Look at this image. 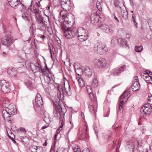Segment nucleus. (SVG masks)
<instances>
[{
    "mask_svg": "<svg viewBox=\"0 0 152 152\" xmlns=\"http://www.w3.org/2000/svg\"><path fill=\"white\" fill-rule=\"evenodd\" d=\"M60 15L63 20L62 26H63V25L64 27L65 26V27L63 28L64 29H65V28L68 26V25L72 26L74 22V16L72 14H68L67 15L65 12L61 11L60 12Z\"/></svg>",
    "mask_w": 152,
    "mask_h": 152,
    "instance_id": "f257e3e1",
    "label": "nucleus"
},
{
    "mask_svg": "<svg viewBox=\"0 0 152 152\" xmlns=\"http://www.w3.org/2000/svg\"><path fill=\"white\" fill-rule=\"evenodd\" d=\"M77 34L79 40L81 42L86 40L88 37V31L83 27H80L77 29Z\"/></svg>",
    "mask_w": 152,
    "mask_h": 152,
    "instance_id": "f03ea898",
    "label": "nucleus"
},
{
    "mask_svg": "<svg viewBox=\"0 0 152 152\" xmlns=\"http://www.w3.org/2000/svg\"><path fill=\"white\" fill-rule=\"evenodd\" d=\"M107 50V48L104 45L99 42H97L94 46L95 52L100 55L105 54Z\"/></svg>",
    "mask_w": 152,
    "mask_h": 152,
    "instance_id": "7ed1b4c3",
    "label": "nucleus"
},
{
    "mask_svg": "<svg viewBox=\"0 0 152 152\" xmlns=\"http://www.w3.org/2000/svg\"><path fill=\"white\" fill-rule=\"evenodd\" d=\"M99 28L107 33H113L114 30V26L111 24L108 25L103 24L99 26Z\"/></svg>",
    "mask_w": 152,
    "mask_h": 152,
    "instance_id": "20e7f679",
    "label": "nucleus"
},
{
    "mask_svg": "<svg viewBox=\"0 0 152 152\" xmlns=\"http://www.w3.org/2000/svg\"><path fill=\"white\" fill-rule=\"evenodd\" d=\"M141 77L147 83H152V72L148 70H146L141 74Z\"/></svg>",
    "mask_w": 152,
    "mask_h": 152,
    "instance_id": "39448f33",
    "label": "nucleus"
},
{
    "mask_svg": "<svg viewBox=\"0 0 152 152\" xmlns=\"http://www.w3.org/2000/svg\"><path fill=\"white\" fill-rule=\"evenodd\" d=\"M26 64L27 68L30 69L34 73L39 71L40 69L41 66L39 63H36L35 64H34L30 63L28 64L27 62H26Z\"/></svg>",
    "mask_w": 152,
    "mask_h": 152,
    "instance_id": "423d86ee",
    "label": "nucleus"
},
{
    "mask_svg": "<svg viewBox=\"0 0 152 152\" xmlns=\"http://www.w3.org/2000/svg\"><path fill=\"white\" fill-rule=\"evenodd\" d=\"M10 83L8 81L4 80L0 81L1 89L3 92L7 93L10 92Z\"/></svg>",
    "mask_w": 152,
    "mask_h": 152,
    "instance_id": "0eeeda50",
    "label": "nucleus"
},
{
    "mask_svg": "<svg viewBox=\"0 0 152 152\" xmlns=\"http://www.w3.org/2000/svg\"><path fill=\"white\" fill-rule=\"evenodd\" d=\"M57 88L58 90V94L59 93L61 96L63 94L64 91L66 93H68L70 91V86L68 83L66 86L64 83V87L61 84L57 86Z\"/></svg>",
    "mask_w": 152,
    "mask_h": 152,
    "instance_id": "6e6552de",
    "label": "nucleus"
},
{
    "mask_svg": "<svg viewBox=\"0 0 152 152\" xmlns=\"http://www.w3.org/2000/svg\"><path fill=\"white\" fill-rule=\"evenodd\" d=\"M61 6L64 12L70 10L72 7L70 1V0H61Z\"/></svg>",
    "mask_w": 152,
    "mask_h": 152,
    "instance_id": "1a4fd4ad",
    "label": "nucleus"
},
{
    "mask_svg": "<svg viewBox=\"0 0 152 152\" xmlns=\"http://www.w3.org/2000/svg\"><path fill=\"white\" fill-rule=\"evenodd\" d=\"M54 116L57 119H59L61 117V115L62 114V108L58 104L54 107L53 111Z\"/></svg>",
    "mask_w": 152,
    "mask_h": 152,
    "instance_id": "9d476101",
    "label": "nucleus"
},
{
    "mask_svg": "<svg viewBox=\"0 0 152 152\" xmlns=\"http://www.w3.org/2000/svg\"><path fill=\"white\" fill-rule=\"evenodd\" d=\"M94 63L96 66L98 68H103L106 65V61L104 58L95 59L94 61Z\"/></svg>",
    "mask_w": 152,
    "mask_h": 152,
    "instance_id": "9b49d317",
    "label": "nucleus"
},
{
    "mask_svg": "<svg viewBox=\"0 0 152 152\" xmlns=\"http://www.w3.org/2000/svg\"><path fill=\"white\" fill-rule=\"evenodd\" d=\"M152 111V105L145 104L141 109L140 112L146 115L150 114Z\"/></svg>",
    "mask_w": 152,
    "mask_h": 152,
    "instance_id": "f8f14e48",
    "label": "nucleus"
},
{
    "mask_svg": "<svg viewBox=\"0 0 152 152\" xmlns=\"http://www.w3.org/2000/svg\"><path fill=\"white\" fill-rule=\"evenodd\" d=\"M133 82V84L132 86V90L134 91H137L140 88V85L137 77L135 76L134 77Z\"/></svg>",
    "mask_w": 152,
    "mask_h": 152,
    "instance_id": "ddd939ff",
    "label": "nucleus"
},
{
    "mask_svg": "<svg viewBox=\"0 0 152 152\" xmlns=\"http://www.w3.org/2000/svg\"><path fill=\"white\" fill-rule=\"evenodd\" d=\"M101 18L100 15H98L96 13H93L91 14V22L94 25H96L99 21H100V19Z\"/></svg>",
    "mask_w": 152,
    "mask_h": 152,
    "instance_id": "4468645a",
    "label": "nucleus"
},
{
    "mask_svg": "<svg viewBox=\"0 0 152 152\" xmlns=\"http://www.w3.org/2000/svg\"><path fill=\"white\" fill-rule=\"evenodd\" d=\"M6 109L8 113L12 115H14L17 113V110L15 106L14 105H9Z\"/></svg>",
    "mask_w": 152,
    "mask_h": 152,
    "instance_id": "2eb2a0df",
    "label": "nucleus"
},
{
    "mask_svg": "<svg viewBox=\"0 0 152 152\" xmlns=\"http://www.w3.org/2000/svg\"><path fill=\"white\" fill-rule=\"evenodd\" d=\"M126 68V66L123 65L118 69L113 70L111 72V75L113 76L118 75L122 72L124 71Z\"/></svg>",
    "mask_w": 152,
    "mask_h": 152,
    "instance_id": "dca6fc26",
    "label": "nucleus"
},
{
    "mask_svg": "<svg viewBox=\"0 0 152 152\" xmlns=\"http://www.w3.org/2000/svg\"><path fill=\"white\" fill-rule=\"evenodd\" d=\"M137 142L135 140H131L128 141L126 143V148H129L130 150H132V151L133 152L134 149Z\"/></svg>",
    "mask_w": 152,
    "mask_h": 152,
    "instance_id": "f3484780",
    "label": "nucleus"
},
{
    "mask_svg": "<svg viewBox=\"0 0 152 152\" xmlns=\"http://www.w3.org/2000/svg\"><path fill=\"white\" fill-rule=\"evenodd\" d=\"M64 35L67 39H71L75 35V33L73 30H68L65 31Z\"/></svg>",
    "mask_w": 152,
    "mask_h": 152,
    "instance_id": "a211bd4d",
    "label": "nucleus"
},
{
    "mask_svg": "<svg viewBox=\"0 0 152 152\" xmlns=\"http://www.w3.org/2000/svg\"><path fill=\"white\" fill-rule=\"evenodd\" d=\"M2 42L3 45L6 46L10 45L12 43V40L10 37H7L3 38Z\"/></svg>",
    "mask_w": 152,
    "mask_h": 152,
    "instance_id": "6ab92c4d",
    "label": "nucleus"
},
{
    "mask_svg": "<svg viewBox=\"0 0 152 152\" xmlns=\"http://www.w3.org/2000/svg\"><path fill=\"white\" fill-rule=\"evenodd\" d=\"M7 72L12 77L16 76L17 74L16 69L12 67H10L8 69Z\"/></svg>",
    "mask_w": 152,
    "mask_h": 152,
    "instance_id": "aec40b11",
    "label": "nucleus"
},
{
    "mask_svg": "<svg viewBox=\"0 0 152 152\" xmlns=\"http://www.w3.org/2000/svg\"><path fill=\"white\" fill-rule=\"evenodd\" d=\"M83 70L86 75L88 77H91L92 74V70L88 66H85L83 69Z\"/></svg>",
    "mask_w": 152,
    "mask_h": 152,
    "instance_id": "412c9836",
    "label": "nucleus"
},
{
    "mask_svg": "<svg viewBox=\"0 0 152 152\" xmlns=\"http://www.w3.org/2000/svg\"><path fill=\"white\" fill-rule=\"evenodd\" d=\"M87 103L88 106V109L90 112L92 113H94L97 111L96 108L91 105L89 102H87Z\"/></svg>",
    "mask_w": 152,
    "mask_h": 152,
    "instance_id": "4be33fe9",
    "label": "nucleus"
},
{
    "mask_svg": "<svg viewBox=\"0 0 152 152\" xmlns=\"http://www.w3.org/2000/svg\"><path fill=\"white\" fill-rule=\"evenodd\" d=\"M11 7H15L18 4V0H7Z\"/></svg>",
    "mask_w": 152,
    "mask_h": 152,
    "instance_id": "5701e85b",
    "label": "nucleus"
},
{
    "mask_svg": "<svg viewBox=\"0 0 152 152\" xmlns=\"http://www.w3.org/2000/svg\"><path fill=\"white\" fill-rule=\"evenodd\" d=\"M118 42H120V44L122 47L126 48L128 47V45L125 40L121 39H120L118 40Z\"/></svg>",
    "mask_w": 152,
    "mask_h": 152,
    "instance_id": "b1692460",
    "label": "nucleus"
},
{
    "mask_svg": "<svg viewBox=\"0 0 152 152\" xmlns=\"http://www.w3.org/2000/svg\"><path fill=\"white\" fill-rule=\"evenodd\" d=\"M102 0H97L96 6L98 10L101 11L102 10V6L103 4Z\"/></svg>",
    "mask_w": 152,
    "mask_h": 152,
    "instance_id": "393cba45",
    "label": "nucleus"
},
{
    "mask_svg": "<svg viewBox=\"0 0 152 152\" xmlns=\"http://www.w3.org/2000/svg\"><path fill=\"white\" fill-rule=\"evenodd\" d=\"M121 15L123 18L125 20H127L128 18V13L126 10L121 11Z\"/></svg>",
    "mask_w": 152,
    "mask_h": 152,
    "instance_id": "a878e982",
    "label": "nucleus"
},
{
    "mask_svg": "<svg viewBox=\"0 0 152 152\" xmlns=\"http://www.w3.org/2000/svg\"><path fill=\"white\" fill-rule=\"evenodd\" d=\"M35 17L36 20L38 23L41 24L42 23H43L42 17L41 14L37 16L35 15Z\"/></svg>",
    "mask_w": 152,
    "mask_h": 152,
    "instance_id": "bb28decb",
    "label": "nucleus"
},
{
    "mask_svg": "<svg viewBox=\"0 0 152 152\" xmlns=\"http://www.w3.org/2000/svg\"><path fill=\"white\" fill-rule=\"evenodd\" d=\"M2 115L3 118L4 119L7 118L8 117H10V115L9 113L7 111L6 109L2 111Z\"/></svg>",
    "mask_w": 152,
    "mask_h": 152,
    "instance_id": "cd10ccee",
    "label": "nucleus"
},
{
    "mask_svg": "<svg viewBox=\"0 0 152 152\" xmlns=\"http://www.w3.org/2000/svg\"><path fill=\"white\" fill-rule=\"evenodd\" d=\"M118 34L121 36H124L126 34L125 29L124 28H119L118 29Z\"/></svg>",
    "mask_w": 152,
    "mask_h": 152,
    "instance_id": "c85d7f7f",
    "label": "nucleus"
},
{
    "mask_svg": "<svg viewBox=\"0 0 152 152\" xmlns=\"http://www.w3.org/2000/svg\"><path fill=\"white\" fill-rule=\"evenodd\" d=\"M77 80L78 81L79 85L80 87H83L85 85V82L82 78L80 77Z\"/></svg>",
    "mask_w": 152,
    "mask_h": 152,
    "instance_id": "c756f323",
    "label": "nucleus"
},
{
    "mask_svg": "<svg viewBox=\"0 0 152 152\" xmlns=\"http://www.w3.org/2000/svg\"><path fill=\"white\" fill-rule=\"evenodd\" d=\"M35 102L36 106L38 107H42L43 103L42 100H38L36 99V101Z\"/></svg>",
    "mask_w": 152,
    "mask_h": 152,
    "instance_id": "7c9ffc66",
    "label": "nucleus"
},
{
    "mask_svg": "<svg viewBox=\"0 0 152 152\" xmlns=\"http://www.w3.org/2000/svg\"><path fill=\"white\" fill-rule=\"evenodd\" d=\"M29 149L31 152H37L38 147L35 145H32L30 146Z\"/></svg>",
    "mask_w": 152,
    "mask_h": 152,
    "instance_id": "2f4dec72",
    "label": "nucleus"
},
{
    "mask_svg": "<svg viewBox=\"0 0 152 152\" xmlns=\"http://www.w3.org/2000/svg\"><path fill=\"white\" fill-rule=\"evenodd\" d=\"M33 10L34 11V12L35 15V16H37L40 15L39 11V10L38 7H34L33 8Z\"/></svg>",
    "mask_w": 152,
    "mask_h": 152,
    "instance_id": "473e14b6",
    "label": "nucleus"
},
{
    "mask_svg": "<svg viewBox=\"0 0 152 152\" xmlns=\"http://www.w3.org/2000/svg\"><path fill=\"white\" fill-rule=\"evenodd\" d=\"M61 121V126L59 127V129L57 130L56 134L55 135V136L56 138V137L57 136V134H59L60 132L62 129V127L63 126V124H62V123H63V121Z\"/></svg>",
    "mask_w": 152,
    "mask_h": 152,
    "instance_id": "72a5a7b5",
    "label": "nucleus"
},
{
    "mask_svg": "<svg viewBox=\"0 0 152 152\" xmlns=\"http://www.w3.org/2000/svg\"><path fill=\"white\" fill-rule=\"evenodd\" d=\"M18 132L20 134H25L26 132V131L25 128L21 127L18 129Z\"/></svg>",
    "mask_w": 152,
    "mask_h": 152,
    "instance_id": "f704fd0d",
    "label": "nucleus"
},
{
    "mask_svg": "<svg viewBox=\"0 0 152 152\" xmlns=\"http://www.w3.org/2000/svg\"><path fill=\"white\" fill-rule=\"evenodd\" d=\"M91 85L94 87H97L98 85V82L97 80L96 79H94L92 82Z\"/></svg>",
    "mask_w": 152,
    "mask_h": 152,
    "instance_id": "c9c22d12",
    "label": "nucleus"
},
{
    "mask_svg": "<svg viewBox=\"0 0 152 152\" xmlns=\"http://www.w3.org/2000/svg\"><path fill=\"white\" fill-rule=\"evenodd\" d=\"M143 48L142 46H136L135 48V51L137 52H141L143 50Z\"/></svg>",
    "mask_w": 152,
    "mask_h": 152,
    "instance_id": "e433bc0d",
    "label": "nucleus"
},
{
    "mask_svg": "<svg viewBox=\"0 0 152 152\" xmlns=\"http://www.w3.org/2000/svg\"><path fill=\"white\" fill-rule=\"evenodd\" d=\"M49 49L50 50V54H51V53H53V54H54V50H55V48L53 47V46L52 45H49Z\"/></svg>",
    "mask_w": 152,
    "mask_h": 152,
    "instance_id": "4c0bfd02",
    "label": "nucleus"
},
{
    "mask_svg": "<svg viewBox=\"0 0 152 152\" xmlns=\"http://www.w3.org/2000/svg\"><path fill=\"white\" fill-rule=\"evenodd\" d=\"M44 120L45 121L47 124H50L51 122L50 119L49 118V116L46 117L45 116Z\"/></svg>",
    "mask_w": 152,
    "mask_h": 152,
    "instance_id": "58836bf2",
    "label": "nucleus"
},
{
    "mask_svg": "<svg viewBox=\"0 0 152 152\" xmlns=\"http://www.w3.org/2000/svg\"><path fill=\"white\" fill-rule=\"evenodd\" d=\"M86 89L88 93L89 94L92 93V88L90 86L88 85L87 86H86Z\"/></svg>",
    "mask_w": 152,
    "mask_h": 152,
    "instance_id": "ea45409f",
    "label": "nucleus"
},
{
    "mask_svg": "<svg viewBox=\"0 0 152 152\" xmlns=\"http://www.w3.org/2000/svg\"><path fill=\"white\" fill-rule=\"evenodd\" d=\"M89 96L92 101H94L96 100V98L93 93H92L89 94Z\"/></svg>",
    "mask_w": 152,
    "mask_h": 152,
    "instance_id": "a19ab883",
    "label": "nucleus"
},
{
    "mask_svg": "<svg viewBox=\"0 0 152 152\" xmlns=\"http://www.w3.org/2000/svg\"><path fill=\"white\" fill-rule=\"evenodd\" d=\"M22 18L25 20H28V14L27 13H23L22 15Z\"/></svg>",
    "mask_w": 152,
    "mask_h": 152,
    "instance_id": "79ce46f5",
    "label": "nucleus"
},
{
    "mask_svg": "<svg viewBox=\"0 0 152 152\" xmlns=\"http://www.w3.org/2000/svg\"><path fill=\"white\" fill-rule=\"evenodd\" d=\"M83 70L81 68H80L79 69H75V71L77 75H80L82 73Z\"/></svg>",
    "mask_w": 152,
    "mask_h": 152,
    "instance_id": "37998d69",
    "label": "nucleus"
},
{
    "mask_svg": "<svg viewBox=\"0 0 152 152\" xmlns=\"http://www.w3.org/2000/svg\"><path fill=\"white\" fill-rule=\"evenodd\" d=\"M36 99H37L38 100H42L41 96L40 94L39 93L37 94L35 98V101H36Z\"/></svg>",
    "mask_w": 152,
    "mask_h": 152,
    "instance_id": "c03bdc74",
    "label": "nucleus"
},
{
    "mask_svg": "<svg viewBox=\"0 0 152 152\" xmlns=\"http://www.w3.org/2000/svg\"><path fill=\"white\" fill-rule=\"evenodd\" d=\"M148 102L147 104H150V105H152V96H148Z\"/></svg>",
    "mask_w": 152,
    "mask_h": 152,
    "instance_id": "a18cd8bd",
    "label": "nucleus"
},
{
    "mask_svg": "<svg viewBox=\"0 0 152 152\" xmlns=\"http://www.w3.org/2000/svg\"><path fill=\"white\" fill-rule=\"evenodd\" d=\"M128 94L127 93L126 91H125L124 93H123L120 97V99L121 100L122 99H123L125 97H126V96H127Z\"/></svg>",
    "mask_w": 152,
    "mask_h": 152,
    "instance_id": "49530a36",
    "label": "nucleus"
},
{
    "mask_svg": "<svg viewBox=\"0 0 152 152\" xmlns=\"http://www.w3.org/2000/svg\"><path fill=\"white\" fill-rule=\"evenodd\" d=\"M66 149L64 148L60 147L56 151V152H65Z\"/></svg>",
    "mask_w": 152,
    "mask_h": 152,
    "instance_id": "de8ad7c7",
    "label": "nucleus"
},
{
    "mask_svg": "<svg viewBox=\"0 0 152 152\" xmlns=\"http://www.w3.org/2000/svg\"><path fill=\"white\" fill-rule=\"evenodd\" d=\"M118 41L116 39H112L111 40V44L114 45H115L118 44Z\"/></svg>",
    "mask_w": 152,
    "mask_h": 152,
    "instance_id": "09e8293b",
    "label": "nucleus"
},
{
    "mask_svg": "<svg viewBox=\"0 0 152 152\" xmlns=\"http://www.w3.org/2000/svg\"><path fill=\"white\" fill-rule=\"evenodd\" d=\"M40 69H41V71L42 72L43 74H44V75H45L46 74V70H45V69H42L41 68H40Z\"/></svg>",
    "mask_w": 152,
    "mask_h": 152,
    "instance_id": "8fccbe9b",
    "label": "nucleus"
},
{
    "mask_svg": "<svg viewBox=\"0 0 152 152\" xmlns=\"http://www.w3.org/2000/svg\"><path fill=\"white\" fill-rule=\"evenodd\" d=\"M46 77L48 80V82H49L51 81V78L49 75H47Z\"/></svg>",
    "mask_w": 152,
    "mask_h": 152,
    "instance_id": "3c124183",
    "label": "nucleus"
},
{
    "mask_svg": "<svg viewBox=\"0 0 152 152\" xmlns=\"http://www.w3.org/2000/svg\"><path fill=\"white\" fill-rule=\"evenodd\" d=\"M152 24V18L150 19H149L148 20V23L149 25V27H150V23Z\"/></svg>",
    "mask_w": 152,
    "mask_h": 152,
    "instance_id": "603ef678",
    "label": "nucleus"
},
{
    "mask_svg": "<svg viewBox=\"0 0 152 152\" xmlns=\"http://www.w3.org/2000/svg\"><path fill=\"white\" fill-rule=\"evenodd\" d=\"M116 0H115L114 1V4L115 7H118V1H116Z\"/></svg>",
    "mask_w": 152,
    "mask_h": 152,
    "instance_id": "864d4df0",
    "label": "nucleus"
},
{
    "mask_svg": "<svg viewBox=\"0 0 152 152\" xmlns=\"http://www.w3.org/2000/svg\"><path fill=\"white\" fill-rule=\"evenodd\" d=\"M126 38L129 39V38L130 37V34L129 33H127L126 32Z\"/></svg>",
    "mask_w": 152,
    "mask_h": 152,
    "instance_id": "5fc2aeb1",
    "label": "nucleus"
},
{
    "mask_svg": "<svg viewBox=\"0 0 152 152\" xmlns=\"http://www.w3.org/2000/svg\"><path fill=\"white\" fill-rule=\"evenodd\" d=\"M132 18L133 19V21L135 23V15H134V14H132Z\"/></svg>",
    "mask_w": 152,
    "mask_h": 152,
    "instance_id": "6e6d98bb",
    "label": "nucleus"
},
{
    "mask_svg": "<svg viewBox=\"0 0 152 152\" xmlns=\"http://www.w3.org/2000/svg\"><path fill=\"white\" fill-rule=\"evenodd\" d=\"M82 152H89V149L88 148L85 149L83 150Z\"/></svg>",
    "mask_w": 152,
    "mask_h": 152,
    "instance_id": "4d7b16f0",
    "label": "nucleus"
},
{
    "mask_svg": "<svg viewBox=\"0 0 152 152\" xmlns=\"http://www.w3.org/2000/svg\"><path fill=\"white\" fill-rule=\"evenodd\" d=\"M28 11L29 12H31L32 10V9L31 8V5H30L28 7Z\"/></svg>",
    "mask_w": 152,
    "mask_h": 152,
    "instance_id": "13d9d810",
    "label": "nucleus"
},
{
    "mask_svg": "<svg viewBox=\"0 0 152 152\" xmlns=\"http://www.w3.org/2000/svg\"><path fill=\"white\" fill-rule=\"evenodd\" d=\"M75 69H78L81 68L80 66H79L78 65H76L75 66Z\"/></svg>",
    "mask_w": 152,
    "mask_h": 152,
    "instance_id": "bf43d9fd",
    "label": "nucleus"
},
{
    "mask_svg": "<svg viewBox=\"0 0 152 152\" xmlns=\"http://www.w3.org/2000/svg\"><path fill=\"white\" fill-rule=\"evenodd\" d=\"M124 101L123 100L121 101L120 102L119 106H123V104H124Z\"/></svg>",
    "mask_w": 152,
    "mask_h": 152,
    "instance_id": "052dcab7",
    "label": "nucleus"
},
{
    "mask_svg": "<svg viewBox=\"0 0 152 152\" xmlns=\"http://www.w3.org/2000/svg\"><path fill=\"white\" fill-rule=\"evenodd\" d=\"M119 110L121 112L123 111V106H119Z\"/></svg>",
    "mask_w": 152,
    "mask_h": 152,
    "instance_id": "680f3d73",
    "label": "nucleus"
},
{
    "mask_svg": "<svg viewBox=\"0 0 152 152\" xmlns=\"http://www.w3.org/2000/svg\"><path fill=\"white\" fill-rule=\"evenodd\" d=\"M45 69L47 71H49V69L47 65L46 64H45Z\"/></svg>",
    "mask_w": 152,
    "mask_h": 152,
    "instance_id": "e2e57ef3",
    "label": "nucleus"
},
{
    "mask_svg": "<svg viewBox=\"0 0 152 152\" xmlns=\"http://www.w3.org/2000/svg\"><path fill=\"white\" fill-rule=\"evenodd\" d=\"M36 4L37 6V7L38 8V7H40L41 5V4H40V3L39 2L38 3H37L36 2Z\"/></svg>",
    "mask_w": 152,
    "mask_h": 152,
    "instance_id": "0e129e2a",
    "label": "nucleus"
},
{
    "mask_svg": "<svg viewBox=\"0 0 152 152\" xmlns=\"http://www.w3.org/2000/svg\"><path fill=\"white\" fill-rule=\"evenodd\" d=\"M28 84L30 87H32V83L30 81L28 82Z\"/></svg>",
    "mask_w": 152,
    "mask_h": 152,
    "instance_id": "69168bd1",
    "label": "nucleus"
},
{
    "mask_svg": "<svg viewBox=\"0 0 152 152\" xmlns=\"http://www.w3.org/2000/svg\"><path fill=\"white\" fill-rule=\"evenodd\" d=\"M142 152H148V149L147 148L143 150Z\"/></svg>",
    "mask_w": 152,
    "mask_h": 152,
    "instance_id": "338daca9",
    "label": "nucleus"
},
{
    "mask_svg": "<svg viewBox=\"0 0 152 152\" xmlns=\"http://www.w3.org/2000/svg\"><path fill=\"white\" fill-rule=\"evenodd\" d=\"M60 99L59 98H58L56 101V102L57 104H58L59 102L60 101Z\"/></svg>",
    "mask_w": 152,
    "mask_h": 152,
    "instance_id": "774afa93",
    "label": "nucleus"
}]
</instances>
